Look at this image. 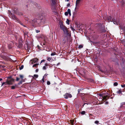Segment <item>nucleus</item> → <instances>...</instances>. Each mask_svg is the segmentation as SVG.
I'll return each instance as SVG.
<instances>
[{"mask_svg":"<svg viewBox=\"0 0 125 125\" xmlns=\"http://www.w3.org/2000/svg\"><path fill=\"white\" fill-rule=\"evenodd\" d=\"M35 31L36 33H38L40 32V31L39 30H36Z\"/></svg>","mask_w":125,"mask_h":125,"instance_id":"34","label":"nucleus"},{"mask_svg":"<svg viewBox=\"0 0 125 125\" xmlns=\"http://www.w3.org/2000/svg\"><path fill=\"white\" fill-rule=\"evenodd\" d=\"M15 13L19 15H21L22 14V13L20 12H15Z\"/></svg>","mask_w":125,"mask_h":125,"instance_id":"11","label":"nucleus"},{"mask_svg":"<svg viewBox=\"0 0 125 125\" xmlns=\"http://www.w3.org/2000/svg\"><path fill=\"white\" fill-rule=\"evenodd\" d=\"M107 20L109 21H113L114 23L115 24H117V25L119 24V20H116L113 19L110 16H108L107 18Z\"/></svg>","mask_w":125,"mask_h":125,"instance_id":"2","label":"nucleus"},{"mask_svg":"<svg viewBox=\"0 0 125 125\" xmlns=\"http://www.w3.org/2000/svg\"><path fill=\"white\" fill-rule=\"evenodd\" d=\"M11 17H12V18L14 20H18V19L16 17V16L14 15H12Z\"/></svg>","mask_w":125,"mask_h":125,"instance_id":"10","label":"nucleus"},{"mask_svg":"<svg viewBox=\"0 0 125 125\" xmlns=\"http://www.w3.org/2000/svg\"><path fill=\"white\" fill-rule=\"evenodd\" d=\"M70 28L73 31H74L75 30V29H74L73 27L71 26Z\"/></svg>","mask_w":125,"mask_h":125,"instance_id":"14","label":"nucleus"},{"mask_svg":"<svg viewBox=\"0 0 125 125\" xmlns=\"http://www.w3.org/2000/svg\"><path fill=\"white\" fill-rule=\"evenodd\" d=\"M70 5V4H69L67 5V6H69Z\"/></svg>","mask_w":125,"mask_h":125,"instance_id":"46","label":"nucleus"},{"mask_svg":"<svg viewBox=\"0 0 125 125\" xmlns=\"http://www.w3.org/2000/svg\"><path fill=\"white\" fill-rule=\"evenodd\" d=\"M3 120V118L1 117H0V123L2 122Z\"/></svg>","mask_w":125,"mask_h":125,"instance_id":"24","label":"nucleus"},{"mask_svg":"<svg viewBox=\"0 0 125 125\" xmlns=\"http://www.w3.org/2000/svg\"><path fill=\"white\" fill-rule=\"evenodd\" d=\"M48 65V64L47 63H45V66H47Z\"/></svg>","mask_w":125,"mask_h":125,"instance_id":"42","label":"nucleus"},{"mask_svg":"<svg viewBox=\"0 0 125 125\" xmlns=\"http://www.w3.org/2000/svg\"><path fill=\"white\" fill-rule=\"evenodd\" d=\"M99 122L98 121H95V123L96 124H98V123Z\"/></svg>","mask_w":125,"mask_h":125,"instance_id":"37","label":"nucleus"},{"mask_svg":"<svg viewBox=\"0 0 125 125\" xmlns=\"http://www.w3.org/2000/svg\"><path fill=\"white\" fill-rule=\"evenodd\" d=\"M21 24V25H22V24Z\"/></svg>","mask_w":125,"mask_h":125,"instance_id":"49","label":"nucleus"},{"mask_svg":"<svg viewBox=\"0 0 125 125\" xmlns=\"http://www.w3.org/2000/svg\"><path fill=\"white\" fill-rule=\"evenodd\" d=\"M24 66L23 65H21L19 68L20 70H21L23 68Z\"/></svg>","mask_w":125,"mask_h":125,"instance_id":"19","label":"nucleus"},{"mask_svg":"<svg viewBox=\"0 0 125 125\" xmlns=\"http://www.w3.org/2000/svg\"><path fill=\"white\" fill-rule=\"evenodd\" d=\"M6 83V82H3L2 84V86L4 84H5Z\"/></svg>","mask_w":125,"mask_h":125,"instance_id":"40","label":"nucleus"},{"mask_svg":"<svg viewBox=\"0 0 125 125\" xmlns=\"http://www.w3.org/2000/svg\"><path fill=\"white\" fill-rule=\"evenodd\" d=\"M69 21L68 20V19H67V21H66V23L68 24L69 25Z\"/></svg>","mask_w":125,"mask_h":125,"instance_id":"21","label":"nucleus"},{"mask_svg":"<svg viewBox=\"0 0 125 125\" xmlns=\"http://www.w3.org/2000/svg\"><path fill=\"white\" fill-rule=\"evenodd\" d=\"M122 91L121 89H120L118 90V91H117V93L118 94H122Z\"/></svg>","mask_w":125,"mask_h":125,"instance_id":"12","label":"nucleus"},{"mask_svg":"<svg viewBox=\"0 0 125 125\" xmlns=\"http://www.w3.org/2000/svg\"><path fill=\"white\" fill-rule=\"evenodd\" d=\"M64 96L65 98L67 99L68 98H70L72 97V95L68 93H67L64 95Z\"/></svg>","mask_w":125,"mask_h":125,"instance_id":"5","label":"nucleus"},{"mask_svg":"<svg viewBox=\"0 0 125 125\" xmlns=\"http://www.w3.org/2000/svg\"><path fill=\"white\" fill-rule=\"evenodd\" d=\"M69 15L70 16H71V12H70V13H69Z\"/></svg>","mask_w":125,"mask_h":125,"instance_id":"47","label":"nucleus"},{"mask_svg":"<svg viewBox=\"0 0 125 125\" xmlns=\"http://www.w3.org/2000/svg\"><path fill=\"white\" fill-rule=\"evenodd\" d=\"M47 68V66H44L43 67V70H45Z\"/></svg>","mask_w":125,"mask_h":125,"instance_id":"18","label":"nucleus"},{"mask_svg":"<svg viewBox=\"0 0 125 125\" xmlns=\"http://www.w3.org/2000/svg\"><path fill=\"white\" fill-rule=\"evenodd\" d=\"M81 0H77L76 2V7L75 9V10L77 9L78 8V4L80 3Z\"/></svg>","mask_w":125,"mask_h":125,"instance_id":"6","label":"nucleus"},{"mask_svg":"<svg viewBox=\"0 0 125 125\" xmlns=\"http://www.w3.org/2000/svg\"><path fill=\"white\" fill-rule=\"evenodd\" d=\"M68 13H70V12H71V10H70V9H68L67 10V11Z\"/></svg>","mask_w":125,"mask_h":125,"instance_id":"33","label":"nucleus"},{"mask_svg":"<svg viewBox=\"0 0 125 125\" xmlns=\"http://www.w3.org/2000/svg\"><path fill=\"white\" fill-rule=\"evenodd\" d=\"M38 60V59L37 58H35L32 59L31 60V61H32L31 63L33 64V63L37 62Z\"/></svg>","mask_w":125,"mask_h":125,"instance_id":"7","label":"nucleus"},{"mask_svg":"<svg viewBox=\"0 0 125 125\" xmlns=\"http://www.w3.org/2000/svg\"><path fill=\"white\" fill-rule=\"evenodd\" d=\"M43 21V19L40 20L35 19L34 20L33 22H34L35 25L40 26L44 23Z\"/></svg>","mask_w":125,"mask_h":125,"instance_id":"1","label":"nucleus"},{"mask_svg":"<svg viewBox=\"0 0 125 125\" xmlns=\"http://www.w3.org/2000/svg\"><path fill=\"white\" fill-rule=\"evenodd\" d=\"M60 64V63H57V64L56 65V66H58V65L59 64Z\"/></svg>","mask_w":125,"mask_h":125,"instance_id":"44","label":"nucleus"},{"mask_svg":"<svg viewBox=\"0 0 125 125\" xmlns=\"http://www.w3.org/2000/svg\"><path fill=\"white\" fill-rule=\"evenodd\" d=\"M60 28L62 30L64 34H67L68 31L66 29V27L63 25L62 23L60 25Z\"/></svg>","mask_w":125,"mask_h":125,"instance_id":"3","label":"nucleus"},{"mask_svg":"<svg viewBox=\"0 0 125 125\" xmlns=\"http://www.w3.org/2000/svg\"><path fill=\"white\" fill-rule=\"evenodd\" d=\"M102 99H103V100L104 99H106V96H103L102 97Z\"/></svg>","mask_w":125,"mask_h":125,"instance_id":"27","label":"nucleus"},{"mask_svg":"<svg viewBox=\"0 0 125 125\" xmlns=\"http://www.w3.org/2000/svg\"><path fill=\"white\" fill-rule=\"evenodd\" d=\"M108 104V102L107 101H106L105 102V104Z\"/></svg>","mask_w":125,"mask_h":125,"instance_id":"43","label":"nucleus"},{"mask_svg":"<svg viewBox=\"0 0 125 125\" xmlns=\"http://www.w3.org/2000/svg\"><path fill=\"white\" fill-rule=\"evenodd\" d=\"M121 86L122 87L124 88L125 87V85L124 84L123 85H121Z\"/></svg>","mask_w":125,"mask_h":125,"instance_id":"38","label":"nucleus"},{"mask_svg":"<svg viewBox=\"0 0 125 125\" xmlns=\"http://www.w3.org/2000/svg\"><path fill=\"white\" fill-rule=\"evenodd\" d=\"M50 82L49 81H47V84L48 85H49L50 84Z\"/></svg>","mask_w":125,"mask_h":125,"instance_id":"35","label":"nucleus"},{"mask_svg":"<svg viewBox=\"0 0 125 125\" xmlns=\"http://www.w3.org/2000/svg\"><path fill=\"white\" fill-rule=\"evenodd\" d=\"M14 81L13 79L11 78L10 77H9L6 80V83L8 84L11 85L12 84Z\"/></svg>","mask_w":125,"mask_h":125,"instance_id":"4","label":"nucleus"},{"mask_svg":"<svg viewBox=\"0 0 125 125\" xmlns=\"http://www.w3.org/2000/svg\"><path fill=\"white\" fill-rule=\"evenodd\" d=\"M47 60L50 62H52L54 61L53 59L49 57L47 58Z\"/></svg>","mask_w":125,"mask_h":125,"instance_id":"8","label":"nucleus"},{"mask_svg":"<svg viewBox=\"0 0 125 125\" xmlns=\"http://www.w3.org/2000/svg\"><path fill=\"white\" fill-rule=\"evenodd\" d=\"M39 64L38 63H36V64H35L33 65L32 67H36L37 66H38V65Z\"/></svg>","mask_w":125,"mask_h":125,"instance_id":"15","label":"nucleus"},{"mask_svg":"<svg viewBox=\"0 0 125 125\" xmlns=\"http://www.w3.org/2000/svg\"><path fill=\"white\" fill-rule=\"evenodd\" d=\"M38 71V69H37L36 70V72H37Z\"/></svg>","mask_w":125,"mask_h":125,"instance_id":"45","label":"nucleus"},{"mask_svg":"<svg viewBox=\"0 0 125 125\" xmlns=\"http://www.w3.org/2000/svg\"><path fill=\"white\" fill-rule=\"evenodd\" d=\"M120 1L122 2L123 4H124V2L123 0H120Z\"/></svg>","mask_w":125,"mask_h":125,"instance_id":"28","label":"nucleus"},{"mask_svg":"<svg viewBox=\"0 0 125 125\" xmlns=\"http://www.w3.org/2000/svg\"><path fill=\"white\" fill-rule=\"evenodd\" d=\"M85 112L84 111H82V112H81V114L82 115L85 114Z\"/></svg>","mask_w":125,"mask_h":125,"instance_id":"16","label":"nucleus"},{"mask_svg":"<svg viewBox=\"0 0 125 125\" xmlns=\"http://www.w3.org/2000/svg\"><path fill=\"white\" fill-rule=\"evenodd\" d=\"M19 80V78L18 77H16V81H18Z\"/></svg>","mask_w":125,"mask_h":125,"instance_id":"39","label":"nucleus"},{"mask_svg":"<svg viewBox=\"0 0 125 125\" xmlns=\"http://www.w3.org/2000/svg\"><path fill=\"white\" fill-rule=\"evenodd\" d=\"M68 14H69V13L67 11L66 12H65V13H64L65 15L66 16H67L68 15Z\"/></svg>","mask_w":125,"mask_h":125,"instance_id":"30","label":"nucleus"},{"mask_svg":"<svg viewBox=\"0 0 125 125\" xmlns=\"http://www.w3.org/2000/svg\"><path fill=\"white\" fill-rule=\"evenodd\" d=\"M52 3L54 5L55 3V0H52Z\"/></svg>","mask_w":125,"mask_h":125,"instance_id":"29","label":"nucleus"},{"mask_svg":"<svg viewBox=\"0 0 125 125\" xmlns=\"http://www.w3.org/2000/svg\"><path fill=\"white\" fill-rule=\"evenodd\" d=\"M83 47V46L82 45H80L79 46V48H82Z\"/></svg>","mask_w":125,"mask_h":125,"instance_id":"32","label":"nucleus"},{"mask_svg":"<svg viewBox=\"0 0 125 125\" xmlns=\"http://www.w3.org/2000/svg\"><path fill=\"white\" fill-rule=\"evenodd\" d=\"M42 81L43 82V83H44V77H43V78L42 79Z\"/></svg>","mask_w":125,"mask_h":125,"instance_id":"36","label":"nucleus"},{"mask_svg":"<svg viewBox=\"0 0 125 125\" xmlns=\"http://www.w3.org/2000/svg\"><path fill=\"white\" fill-rule=\"evenodd\" d=\"M20 77L21 78L22 81L20 82V83H21L22 82H24V80L23 79V75H20Z\"/></svg>","mask_w":125,"mask_h":125,"instance_id":"9","label":"nucleus"},{"mask_svg":"<svg viewBox=\"0 0 125 125\" xmlns=\"http://www.w3.org/2000/svg\"><path fill=\"white\" fill-rule=\"evenodd\" d=\"M124 105H125V102L122 103L121 104V107H122Z\"/></svg>","mask_w":125,"mask_h":125,"instance_id":"17","label":"nucleus"},{"mask_svg":"<svg viewBox=\"0 0 125 125\" xmlns=\"http://www.w3.org/2000/svg\"><path fill=\"white\" fill-rule=\"evenodd\" d=\"M15 87V86H11V89H14Z\"/></svg>","mask_w":125,"mask_h":125,"instance_id":"31","label":"nucleus"},{"mask_svg":"<svg viewBox=\"0 0 125 125\" xmlns=\"http://www.w3.org/2000/svg\"><path fill=\"white\" fill-rule=\"evenodd\" d=\"M117 85L118 83L116 82H115L114 84V85L115 86H117Z\"/></svg>","mask_w":125,"mask_h":125,"instance_id":"26","label":"nucleus"},{"mask_svg":"<svg viewBox=\"0 0 125 125\" xmlns=\"http://www.w3.org/2000/svg\"><path fill=\"white\" fill-rule=\"evenodd\" d=\"M120 28L122 30H124V35H125V27H124V28H122V27L121 25H120Z\"/></svg>","mask_w":125,"mask_h":125,"instance_id":"13","label":"nucleus"},{"mask_svg":"<svg viewBox=\"0 0 125 125\" xmlns=\"http://www.w3.org/2000/svg\"><path fill=\"white\" fill-rule=\"evenodd\" d=\"M56 53H52L51 54V55L52 56H54L56 55Z\"/></svg>","mask_w":125,"mask_h":125,"instance_id":"25","label":"nucleus"},{"mask_svg":"<svg viewBox=\"0 0 125 125\" xmlns=\"http://www.w3.org/2000/svg\"><path fill=\"white\" fill-rule=\"evenodd\" d=\"M2 79L1 78H0V81L2 80Z\"/></svg>","mask_w":125,"mask_h":125,"instance_id":"48","label":"nucleus"},{"mask_svg":"<svg viewBox=\"0 0 125 125\" xmlns=\"http://www.w3.org/2000/svg\"><path fill=\"white\" fill-rule=\"evenodd\" d=\"M33 77L35 78H37L38 77V75L34 74L33 75Z\"/></svg>","mask_w":125,"mask_h":125,"instance_id":"23","label":"nucleus"},{"mask_svg":"<svg viewBox=\"0 0 125 125\" xmlns=\"http://www.w3.org/2000/svg\"><path fill=\"white\" fill-rule=\"evenodd\" d=\"M99 101H101L103 100V99L102 97H100L99 98Z\"/></svg>","mask_w":125,"mask_h":125,"instance_id":"22","label":"nucleus"},{"mask_svg":"<svg viewBox=\"0 0 125 125\" xmlns=\"http://www.w3.org/2000/svg\"><path fill=\"white\" fill-rule=\"evenodd\" d=\"M99 96L100 97H102L103 96V94H99Z\"/></svg>","mask_w":125,"mask_h":125,"instance_id":"20","label":"nucleus"},{"mask_svg":"<svg viewBox=\"0 0 125 125\" xmlns=\"http://www.w3.org/2000/svg\"><path fill=\"white\" fill-rule=\"evenodd\" d=\"M45 61V60H42L41 61V63L43 62H44V61Z\"/></svg>","mask_w":125,"mask_h":125,"instance_id":"41","label":"nucleus"}]
</instances>
